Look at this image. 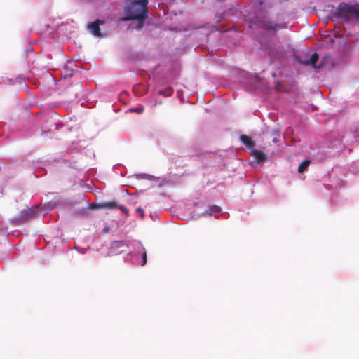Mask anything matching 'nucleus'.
<instances>
[{
  "instance_id": "obj_1",
  "label": "nucleus",
  "mask_w": 359,
  "mask_h": 359,
  "mask_svg": "<svg viewBox=\"0 0 359 359\" xmlns=\"http://www.w3.org/2000/svg\"><path fill=\"white\" fill-rule=\"evenodd\" d=\"M250 27L265 34H275L278 30L286 29L287 24L280 20L278 17H272L266 11H259L250 20Z\"/></svg>"
},
{
  "instance_id": "obj_2",
  "label": "nucleus",
  "mask_w": 359,
  "mask_h": 359,
  "mask_svg": "<svg viewBox=\"0 0 359 359\" xmlns=\"http://www.w3.org/2000/svg\"><path fill=\"white\" fill-rule=\"evenodd\" d=\"M147 0H137L132 2L126 7V17L123 20H137L138 26L137 29H140L142 27L144 20L148 17Z\"/></svg>"
},
{
  "instance_id": "obj_3",
  "label": "nucleus",
  "mask_w": 359,
  "mask_h": 359,
  "mask_svg": "<svg viewBox=\"0 0 359 359\" xmlns=\"http://www.w3.org/2000/svg\"><path fill=\"white\" fill-rule=\"evenodd\" d=\"M336 15L346 21L359 20V5L341 4L338 6Z\"/></svg>"
},
{
  "instance_id": "obj_4",
  "label": "nucleus",
  "mask_w": 359,
  "mask_h": 359,
  "mask_svg": "<svg viewBox=\"0 0 359 359\" xmlns=\"http://www.w3.org/2000/svg\"><path fill=\"white\" fill-rule=\"evenodd\" d=\"M239 139L242 144L251 151V154L253 157H265L264 152L254 149L255 143L250 136L241 135Z\"/></svg>"
},
{
  "instance_id": "obj_5",
  "label": "nucleus",
  "mask_w": 359,
  "mask_h": 359,
  "mask_svg": "<svg viewBox=\"0 0 359 359\" xmlns=\"http://www.w3.org/2000/svg\"><path fill=\"white\" fill-rule=\"evenodd\" d=\"M36 210L32 208H27L21 211L20 215L15 219L18 223H23L34 217Z\"/></svg>"
},
{
  "instance_id": "obj_6",
  "label": "nucleus",
  "mask_w": 359,
  "mask_h": 359,
  "mask_svg": "<svg viewBox=\"0 0 359 359\" xmlns=\"http://www.w3.org/2000/svg\"><path fill=\"white\" fill-rule=\"evenodd\" d=\"M104 23L103 21L100 20H97L90 24L88 25V28L89 31L97 37H103L104 34L100 32V25Z\"/></svg>"
},
{
  "instance_id": "obj_7",
  "label": "nucleus",
  "mask_w": 359,
  "mask_h": 359,
  "mask_svg": "<svg viewBox=\"0 0 359 359\" xmlns=\"http://www.w3.org/2000/svg\"><path fill=\"white\" fill-rule=\"evenodd\" d=\"M318 54L317 53H313L310 58L309 60H301L300 58H298V61L301 63V64H303V65H312L314 68H316V62L318 60Z\"/></svg>"
},
{
  "instance_id": "obj_8",
  "label": "nucleus",
  "mask_w": 359,
  "mask_h": 359,
  "mask_svg": "<svg viewBox=\"0 0 359 359\" xmlns=\"http://www.w3.org/2000/svg\"><path fill=\"white\" fill-rule=\"evenodd\" d=\"M222 209L219 206L216 205H210L208 209L205 211V214L209 215H214L216 218L218 217V214L221 212Z\"/></svg>"
},
{
  "instance_id": "obj_9",
  "label": "nucleus",
  "mask_w": 359,
  "mask_h": 359,
  "mask_svg": "<svg viewBox=\"0 0 359 359\" xmlns=\"http://www.w3.org/2000/svg\"><path fill=\"white\" fill-rule=\"evenodd\" d=\"M99 208H104V209H114L118 207V204L115 201L104 202L97 204V205Z\"/></svg>"
},
{
  "instance_id": "obj_10",
  "label": "nucleus",
  "mask_w": 359,
  "mask_h": 359,
  "mask_svg": "<svg viewBox=\"0 0 359 359\" xmlns=\"http://www.w3.org/2000/svg\"><path fill=\"white\" fill-rule=\"evenodd\" d=\"M266 158H254L251 161H248L246 158V162L252 168H257L263 165Z\"/></svg>"
},
{
  "instance_id": "obj_11",
  "label": "nucleus",
  "mask_w": 359,
  "mask_h": 359,
  "mask_svg": "<svg viewBox=\"0 0 359 359\" xmlns=\"http://www.w3.org/2000/svg\"><path fill=\"white\" fill-rule=\"evenodd\" d=\"M268 135L271 138L272 141L276 143L278 142V139L280 137V131L278 128L272 129L268 133Z\"/></svg>"
},
{
  "instance_id": "obj_12",
  "label": "nucleus",
  "mask_w": 359,
  "mask_h": 359,
  "mask_svg": "<svg viewBox=\"0 0 359 359\" xmlns=\"http://www.w3.org/2000/svg\"><path fill=\"white\" fill-rule=\"evenodd\" d=\"M310 164H311V161L309 159H307V158L305 159L299 165V167H298V172L299 173L303 172L308 168V166Z\"/></svg>"
},
{
  "instance_id": "obj_13",
  "label": "nucleus",
  "mask_w": 359,
  "mask_h": 359,
  "mask_svg": "<svg viewBox=\"0 0 359 359\" xmlns=\"http://www.w3.org/2000/svg\"><path fill=\"white\" fill-rule=\"evenodd\" d=\"M172 93H173L172 88L168 87L165 90H160L158 93H159V95H162L164 96H170L172 94Z\"/></svg>"
},
{
  "instance_id": "obj_14",
  "label": "nucleus",
  "mask_w": 359,
  "mask_h": 359,
  "mask_svg": "<svg viewBox=\"0 0 359 359\" xmlns=\"http://www.w3.org/2000/svg\"><path fill=\"white\" fill-rule=\"evenodd\" d=\"M124 245V243L123 241H114L112 243V248H119Z\"/></svg>"
},
{
  "instance_id": "obj_15",
  "label": "nucleus",
  "mask_w": 359,
  "mask_h": 359,
  "mask_svg": "<svg viewBox=\"0 0 359 359\" xmlns=\"http://www.w3.org/2000/svg\"><path fill=\"white\" fill-rule=\"evenodd\" d=\"M147 263V252L145 249L144 248V252L142 253V266H144Z\"/></svg>"
},
{
  "instance_id": "obj_16",
  "label": "nucleus",
  "mask_w": 359,
  "mask_h": 359,
  "mask_svg": "<svg viewBox=\"0 0 359 359\" xmlns=\"http://www.w3.org/2000/svg\"><path fill=\"white\" fill-rule=\"evenodd\" d=\"M136 210L141 213L142 217H144V211L142 208L138 207V208H137Z\"/></svg>"
},
{
  "instance_id": "obj_17",
  "label": "nucleus",
  "mask_w": 359,
  "mask_h": 359,
  "mask_svg": "<svg viewBox=\"0 0 359 359\" xmlns=\"http://www.w3.org/2000/svg\"><path fill=\"white\" fill-rule=\"evenodd\" d=\"M122 211L123 212H127V208L125 207V206H123V205H120V206H118Z\"/></svg>"
},
{
  "instance_id": "obj_18",
  "label": "nucleus",
  "mask_w": 359,
  "mask_h": 359,
  "mask_svg": "<svg viewBox=\"0 0 359 359\" xmlns=\"http://www.w3.org/2000/svg\"><path fill=\"white\" fill-rule=\"evenodd\" d=\"M142 110H143L142 109H140H140H134L133 111H136V112H137V113H138V114H140V113H142Z\"/></svg>"
},
{
  "instance_id": "obj_19",
  "label": "nucleus",
  "mask_w": 359,
  "mask_h": 359,
  "mask_svg": "<svg viewBox=\"0 0 359 359\" xmlns=\"http://www.w3.org/2000/svg\"><path fill=\"white\" fill-rule=\"evenodd\" d=\"M148 176H149L148 175H145V174H144V175H143V176H142V178L146 179V180H149V178L148 177Z\"/></svg>"
}]
</instances>
